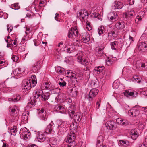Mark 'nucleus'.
Segmentation results:
<instances>
[{"label":"nucleus","instance_id":"f257e3e1","mask_svg":"<svg viewBox=\"0 0 147 147\" xmlns=\"http://www.w3.org/2000/svg\"><path fill=\"white\" fill-rule=\"evenodd\" d=\"M37 83L36 77L34 75H32L29 78L23 81L22 86L23 91L26 92L30 89L32 85L34 87Z\"/></svg>","mask_w":147,"mask_h":147},{"label":"nucleus","instance_id":"f03ea898","mask_svg":"<svg viewBox=\"0 0 147 147\" xmlns=\"http://www.w3.org/2000/svg\"><path fill=\"white\" fill-rule=\"evenodd\" d=\"M57 123L58 124V129L59 131L63 133L67 130L68 124L67 121H62L59 120L57 121Z\"/></svg>","mask_w":147,"mask_h":147},{"label":"nucleus","instance_id":"7ed1b4c3","mask_svg":"<svg viewBox=\"0 0 147 147\" xmlns=\"http://www.w3.org/2000/svg\"><path fill=\"white\" fill-rule=\"evenodd\" d=\"M77 17L80 20L85 21L88 18V13L86 10H81L77 13Z\"/></svg>","mask_w":147,"mask_h":147},{"label":"nucleus","instance_id":"20e7f679","mask_svg":"<svg viewBox=\"0 0 147 147\" xmlns=\"http://www.w3.org/2000/svg\"><path fill=\"white\" fill-rule=\"evenodd\" d=\"M79 34L78 30L76 27L71 28L69 30L68 33V37L70 38H72L74 36H78Z\"/></svg>","mask_w":147,"mask_h":147},{"label":"nucleus","instance_id":"39448f33","mask_svg":"<svg viewBox=\"0 0 147 147\" xmlns=\"http://www.w3.org/2000/svg\"><path fill=\"white\" fill-rule=\"evenodd\" d=\"M107 18L109 21L114 22L118 19V16L117 12L112 11L108 14Z\"/></svg>","mask_w":147,"mask_h":147},{"label":"nucleus","instance_id":"423d86ee","mask_svg":"<svg viewBox=\"0 0 147 147\" xmlns=\"http://www.w3.org/2000/svg\"><path fill=\"white\" fill-rule=\"evenodd\" d=\"M20 137L22 139L25 140L29 139L30 138V132L26 128L21 130L20 131Z\"/></svg>","mask_w":147,"mask_h":147},{"label":"nucleus","instance_id":"0eeeda50","mask_svg":"<svg viewBox=\"0 0 147 147\" xmlns=\"http://www.w3.org/2000/svg\"><path fill=\"white\" fill-rule=\"evenodd\" d=\"M37 113L38 117L41 120L45 121L47 119V117L46 111L43 109H39L37 111Z\"/></svg>","mask_w":147,"mask_h":147},{"label":"nucleus","instance_id":"6e6552de","mask_svg":"<svg viewBox=\"0 0 147 147\" xmlns=\"http://www.w3.org/2000/svg\"><path fill=\"white\" fill-rule=\"evenodd\" d=\"M98 92V90L96 88L91 89L89 93V100H92V98L95 97Z\"/></svg>","mask_w":147,"mask_h":147},{"label":"nucleus","instance_id":"1a4fd4ad","mask_svg":"<svg viewBox=\"0 0 147 147\" xmlns=\"http://www.w3.org/2000/svg\"><path fill=\"white\" fill-rule=\"evenodd\" d=\"M11 111L14 117L13 121H18L19 116L18 115V109L16 106H14L11 108Z\"/></svg>","mask_w":147,"mask_h":147},{"label":"nucleus","instance_id":"9d476101","mask_svg":"<svg viewBox=\"0 0 147 147\" xmlns=\"http://www.w3.org/2000/svg\"><path fill=\"white\" fill-rule=\"evenodd\" d=\"M77 60L78 62L82 65H84L85 66H87L90 65L86 60L82 58L81 55L78 56Z\"/></svg>","mask_w":147,"mask_h":147},{"label":"nucleus","instance_id":"9b49d317","mask_svg":"<svg viewBox=\"0 0 147 147\" xmlns=\"http://www.w3.org/2000/svg\"><path fill=\"white\" fill-rule=\"evenodd\" d=\"M128 113L129 115L134 117L138 115L140 113V112L138 109L134 107L129 110L128 111Z\"/></svg>","mask_w":147,"mask_h":147},{"label":"nucleus","instance_id":"f8f14e48","mask_svg":"<svg viewBox=\"0 0 147 147\" xmlns=\"http://www.w3.org/2000/svg\"><path fill=\"white\" fill-rule=\"evenodd\" d=\"M124 95L127 97L131 96L135 98L137 96V93L131 90H127L124 93Z\"/></svg>","mask_w":147,"mask_h":147},{"label":"nucleus","instance_id":"ddd939ff","mask_svg":"<svg viewBox=\"0 0 147 147\" xmlns=\"http://www.w3.org/2000/svg\"><path fill=\"white\" fill-rule=\"evenodd\" d=\"M36 137L38 140L40 142H44L46 139L45 134L40 132H38L36 133Z\"/></svg>","mask_w":147,"mask_h":147},{"label":"nucleus","instance_id":"4468645a","mask_svg":"<svg viewBox=\"0 0 147 147\" xmlns=\"http://www.w3.org/2000/svg\"><path fill=\"white\" fill-rule=\"evenodd\" d=\"M72 43L69 40L66 41L63 47L64 51L67 52H70V49L72 47Z\"/></svg>","mask_w":147,"mask_h":147},{"label":"nucleus","instance_id":"2eb2a0df","mask_svg":"<svg viewBox=\"0 0 147 147\" xmlns=\"http://www.w3.org/2000/svg\"><path fill=\"white\" fill-rule=\"evenodd\" d=\"M81 39L83 43H86L90 40V35L86 32L83 33L81 36Z\"/></svg>","mask_w":147,"mask_h":147},{"label":"nucleus","instance_id":"dca6fc26","mask_svg":"<svg viewBox=\"0 0 147 147\" xmlns=\"http://www.w3.org/2000/svg\"><path fill=\"white\" fill-rule=\"evenodd\" d=\"M115 123L113 121H108L105 124L106 127L108 129L113 130L115 129Z\"/></svg>","mask_w":147,"mask_h":147},{"label":"nucleus","instance_id":"f3484780","mask_svg":"<svg viewBox=\"0 0 147 147\" xmlns=\"http://www.w3.org/2000/svg\"><path fill=\"white\" fill-rule=\"evenodd\" d=\"M112 8L113 9H121L123 6V5L122 2L119 1H115L113 4Z\"/></svg>","mask_w":147,"mask_h":147},{"label":"nucleus","instance_id":"a211bd4d","mask_svg":"<svg viewBox=\"0 0 147 147\" xmlns=\"http://www.w3.org/2000/svg\"><path fill=\"white\" fill-rule=\"evenodd\" d=\"M136 67L139 70L142 71L143 68H147V65L144 63H142L139 61H138L136 63Z\"/></svg>","mask_w":147,"mask_h":147},{"label":"nucleus","instance_id":"6ab92c4d","mask_svg":"<svg viewBox=\"0 0 147 147\" xmlns=\"http://www.w3.org/2000/svg\"><path fill=\"white\" fill-rule=\"evenodd\" d=\"M21 97L20 95L16 94L14 96L13 98H6L5 100L9 102H16L19 101Z\"/></svg>","mask_w":147,"mask_h":147},{"label":"nucleus","instance_id":"aec40b11","mask_svg":"<svg viewBox=\"0 0 147 147\" xmlns=\"http://www.w3.org/2000/svg\"><path fill=\"white\" fill-rule=\"evenodd\" d=\"M69 76H70V78H72L73 79H78V80H79L81 79L80 78L82 76V73L80 72L79 75L77 74H76L75 73H74L71 70L69 74Z\"/></svg>","mask_w":147,"mask_h":147},{"label":"nucleus","instance_id":"412c9836","mask_svg":"<svg viewBox=\"0 0 147 147\" xmlns=\"http://www.w3.org/2000/svg\"><path fill=\"white\" fill-rule=\"evenodd\" d=\"M40 67V62L38 61L34 64L32 67V70L34 72H36Z\"/></svg>","mask_w":147,"mask_h":147},{"label":"nucleus","instance_id":"4be33fe9","mask_svg":"<svg viewBox=\"0 0 147 147\" xmlns=\"http://www.w3.org/2000/svg\"><path fill=\"white\" fill-rule=\"evenodd\" d=\"M75 138V134L73 132H70L69 136L67 138V142L74 141Z\"/></svg>","mask_w":147,"mask_h":147},{"label":"nucleus","instance_id":"5701e85b","mask_svg":"<svg viewBox=\"0 0 147 147\" xmlns=\"http://www.w3.org/2000/svg\"><path fill=\"white\" fill-rule=\"evenodd\" d=\"M42 91L40 89L37 90L34 93V96L35 99H38L40 98L42 94Z\"/></svg>","mask_w":147,"mask_h":147},{"label":"nucleus","instance_id":"b1692460","mask_svg":"<svg viewBox=\"0 0 147 147\" xmlns=\"http://www.w3.org/2000/svg\"><path fill=\"white\" fill-rule=\"evenodd\" d=\"M116 32V30L113 28L108 32L109 36L112 37L113 39H115L117 36V34Z\"/></svg>","mask_w":147,"mask_h":147},{"label":"nucleus","instance_id":"393cba45","mask_svg":"<svg viewBox=\"0 0 147 147\" xmlns=\"http://www.w3.org/2000/svg\"><path fill=\"white\" fill-rule=\"evenodd\" d=\"M130 134L132 139L133 140H136L138 136L137 130L136 129L131 130L130 132Z\"/></svg>","mask_w":147,"mask_h":147},{"label":"nucleus","instance_id":"a878e982","mask_svg":"<svg viewBox=\"0 0 147 147\" xmlns=\"http://www.w3.org/2000/svg\"><path fill=\"white\" fill-rule=\"evenodd\" d=\"M117 123L121 125H126L128 124V121L121 118H118L116 120Z\"/></svg>","mask_w":147,"mask_h":147},{"label":"nucleus","instance_id":"bb28decb","mask_svg":"<svg viewBox=\"0 0 147 147\" xmlns=\"http://www.w3.org/2000/svg\"><path fill=\"white\" fill-rule=\"evenodd\" d=\"M58 142L57 139L56 138L52 137L50 139L49 144L51 147H54L57 144Z\"/></svg>","mask_w":147,"mask_h":147},{"label":"nucleus","instance_id":"cd10ccee","mask_svg":"<svg viewBox=\"0 0 147 147\" xmlns=\"http://www.w3.org/2000/svg\"><path fill=\"white\" fill-rule=\"evenodd\" d=\"M136 13L134 10L128 11L125 13V17L126 18H132L135 15Z\"/></svg>","mask_w":147,"mask_h":147},{"label":"nucleus","instance_id":"c85d7f7f","mask_svg":"<svg viewBox=\"0 0 147 147\" xmlns=\"http://www.w3.org/2000/svg\"><path fill=\"white\" fill-rule=\"evenodd\" d=\"M138 48L140 50L144 51L147 50V45L144 42H142L139 44Z\"/></svg>","mask_w":147,"mask_h":147},{"label":"nucleus","instance_id":"c756f323","mask_svg":"<svg viewBox=\"0 0 147 147\" xmlns=\"http://www.w3.org/2000/svg\"><path fill=\"white\" fill-rule=\"evenodd\" d=\"M53 124V122L51 121L50 123L47 126L45 131L47 134H51L52 133L53 130L52 128V124Z\"/></svg>","mask_w":147,"mask_h":147},{"label":"nucleus","instance_id":"7c9ffc66","mask_svg":"<svg viewBox=\"0 0 147 147\" xmlns=\"http://www.w3.org/2000/svg\"><path fill=\"white\" fill-rule=\"evenodd\" d=\"M75 107L74 106L71 105L68 108V112L71 117H73L74 113Z\"/></svg>","mask_w":147,"mask_h":147},{"label":"nucleus","instance_id":"2f4dec72","mask_svg":"<svg viewBox=\"0 0 147 147\" xmlns=\"http://www.w3.org/2000/svg\"><path fill=\"white\" fill-rule=\"evenodd\" d=\"M116 27L118 29H122L125 27V24L123 22H120L116 24Z\"/></svg>","mask_w":147,"mask_h":147},{"label":"nucleus","instance_id":"473e14b6","mask_svg":"<svg viewBox=\"0 0 147 147\" xmlns=\"http://www.w3.org/2000/svg\"><path fill=\"white\" fill-rule=\"evenodd\" d=\"M30 29L29 28H28L27 27H26V32H25L26 35L24 36V37L22 38V41H27L29 40V37L28 35V32H30Z\"/></svg>","mask_w":147,"mask_h":147},{"label":"nucleus","instance_id":"72a5a7b5","mask_svg":"<svg viewBox=\"0 0 147 147\" xmlns=\"http://www.w3.org/2000/svg\"><path fill=\"white\" fill-rule=\"evenodd\" d=\"M42 86L43 89L46 90L51 89L53 88V86L49 82H45V84H43Z\"/></svg>","mask_w":147,"mask_h":147},{"label":"nucleus","instance_id":"f704fd0d","mask_svg":"<svg viewBox=\"0 0 147 147\" xmlns=\"http://www.w3.org/2000/svg\"><path fill=\"white\" fill-rule=\"evenodd\" d=\"M71 117L73 118L74 120H75L76 122L79 121L81 120L80 114L79 113H76L74 115L73 117Z\"/></svg>","mask_w":147,"mask_h":147},{"label":"nucleus","instance_id":"c9c22d12","mask_svg":"<svg viewBox=\"0 0 147 147\" xmlns=\"http://www.w3.org/2000/svg\"><path fill=\"white\" fill-rule=\"evenodd\" d=\"M134 81L140 84L143 83V80L140 76H135L134 77Z\"/></svg>","mask_w":147,"mask_h":147},{"label":"nucleus","instance_id":"e433bc0d","mask_svg":"<svg viewBox=\"0 0 147 147\" xmlns=\"http://www.w3.org/2000/svg\"><path fill=\"white\" fill-rule=\"evenodd\" d=\"M8 132H9L11 135H15L17 132V129L16 126H14L11 127L9 129H8Z\"/></svg>","mask_w":147,"mask_h":147},{"label":"nucleus","instance_id":"4c0bfd02","mask_svg":"<svg viewBox=\"0 0 147 147\" xmlns=\"http://www.w3.org/2000/svg\"><path fill=\"white\" fill-rule=\"evenodd\" d=\"M29 114V112L27 111L23 113L22 117V119L24 121H27L28 119V116Z\"/></svg>","mask_w":147,"mask_h":147},{"label":"nucleus","instance_id":"58836bf2","mask_svg":"<svg viewBox=\"0 0 147 147\" xmlns=\"http://www.w3.org/2000/svg\"><path fill=\"white\" fill-rule=\"evenodd\" d=\"M55 71L58 74H62L64 72V69L61 67H58L55 68Z\"/></svg>","mask_w":147,"mask_h":147},{"label":"nucleus","instance_id":"ea45409f","mask_svg":"<svg viewBox=\"0 0 147 147\" xmlns=\"http://www.w3.org/2000/svg\"><path fill=\"white\" fill-rule=\"evenodd\" d=\"M49 96V94L48 92L45 93H42L40 98H41L42 100L45 101L48 99Z\"/></svg>","mask_w":147,"mask_h":147},{"label":"nucleus","instance_id":"a19ab883","mask_svg":"<svg viewBox=\"0 0 147 147\" xmlns=\"http://www.w3.org/2000/svg\"><path fill=\"white\" fill-rule=\"evenodd\" d=\"M112 49L116 50L118 48V44L116 41H115L110 43Z\"/></svg>","mask_w":147,"mask_h":147},{"label":"nucleus","instance_id":"79ce46f5","mask_svg":"<svg viewBox=\"0 0 147 147\" xmlns=\"http://www.w3.org/2000/svg\"><path fill=\"white\" fill-rule=\"evenodd\" d=\"M91 15L92 16H94V17L97 18V19L100 20H102V16L99 14V13H96L95 12H93Z\"/></svg>","mask_w":147,"mask_h":147},{"label":"nucleus","instance_id":"37998d69","mask_svg":"<svg viewBox=\"0 0 147 147\" xmlns=\"http://www.w3.org/2000/svg\"><path fill=\"white\" fill-rule=\"evenodd\" d=\"M144 13V12L143 11H140V12L138 15V16L136 18L135 21L136 22H138V21H140L141 20L142 18L141 16H139L141 15V14H143Z\"/></svg>","mask_w":147,"mask_h":147},{"label":"nucleus","instance_id":"c03bdc74","mask_svg":"<svg viewBox=\"0 0 147 147\" xmlns=\"http://www.w3.org/2000/svg\"><path fill=\"white\" fill-rule=\"evenodd\" d=\"M11 7L12 9L15 10H18L20 8L18 3H16L12 5L11 6Z\"/></svg>","mask_w":147,"mask_h":147},{"label":"nucleus","instance_id":"a18cd8bd","mask_svg":"<svg viewBox=\"0 0 147 147\" xmlns=\"http://www.w3.org/2000/svg\"><path fill=\"white\" fill-rule=\"evenodd\" d=\"M119 142L121 144L124 146L125 147L127 146L129 144V142L128 141H124L123 140H119Z\"/></svg>","mask_w":147,"mask_h":147},{"label":"nucleus","instance_id":"49530a36","mask_svg":"<svg viewBox=\"0 0 147 147\" xmlns=\"http://www.w3.org/2000/svg\"><path fill=\"white\" fill-rule=\"evenodd\" d=\"M98 33L100 35L103 33L104 30V26H101L100 27L98 28Z\"/></svg>","mask_w":147,"mask_h":147},{"label":"nucleus","instance_id":"de8ad7c7","mask_svg":"<svg viewBox=\"0 0 147 147\" xmlns=\"http://www.w3.org/2000/svg\"><path fill=\"white\" fill-rule=\"evenodd\" d=\"M59 113L61 114H66L67 113L66 109L61 106V108L59 110Z\"/></svg>","mask_w":147,"mask_h":147},{"label":"nucleus","instance_id":"09e8293b","mask_svg":"<svg viewBox=\"0 0 147 147\" xmlns=\"http://www.w3.org/2000/svg\"><path fill=\"white\" fill-rule=\"evenodd\" d=\"M117 82V81H115L113 83V87L114 89H117L119 87V84Z\"/></svg>","mask_w":147,"mask_h":147},{"label":"nucleus","instance_id":"8fccbe9b","mask_svg":"<svg viewBox=\"0 0 147 147\" xmlns=\"http://www.w3.org/2000/svg\"><path fill=\"white\" fill-rule=\"evenodd\" d=\"M70 127L71 129L76 131L77 128V124L76 123H73L71 125Z\"/></svg>","mask_w":147,"mask_h":147},{"label":"nucleus","instance_id":"3c124183","mask_svg":"<svg viewBox=\"0 0 147 147\" xmlns=\"http://www.w3.org/2000/svg\"><path fill=\"white\" fill-rule=\"evenodd\" d=\"M90 24V23L88 22H87L86 24V30L88 31H90L92 29V27Z\"/></svg>","mask_w":147,"mask_h":147},{"label":"nucleus","instance_id":"603ef678","mask_svg":"<svg viewBox=\"0 0 147 147\" xmlns=\"http://www.w3.org/2000/svg\"><path fill=\"white\" fill-rule=\"evenodd\" d=\"M104 68V67L103 66H102L101 67L98 66L96 68L95 70L96 71L98 72H102Z\"/></svg>","mask_w":147,"mask_h":147},{"label":"nucleus","instance_id":"864d4df0","mask_svg":"<svg viewBox=\"0 0 147 147\" xmlns=\"http://www.w3.org/2000/svg\"><path fill=\"white\" fill-rule=\"evenodd\" d=\"M61 105H56L54 108V109L55 111H57L59 112V110H60V108H61Z\"/></svg>","mask_w":147,"mask_h":147},{"label":"nucleus","instance_id":"5fc2aeb1","mask_svg":"<svg viewBox=\"0 0 147 147\" xmlns=\"http://www.w3.org/2000/svg\"><path fill=\"white\" fill-rule=\"evenodd\" d=\"M36 100H35L34 101V102H29L28 103L27 107H28V106L30 108L32 107H33L35 105V103L36 102Z\"/></svg>","mask_w":147,"mask_h":147},{"label":"nucleus","instance_id":"6e6d98bb","mask_svg":"<svg viewBox=\"0 0 147 147\" xmlns=\"http://www.w3.org/2000/svg\"><path fill=\"white\" fill-rule=\"evenodd\" d=\"M138 108L145 112H147V106L145 107L139 106Z\"/></svg>","mask_w":147,"mask_h":147},{"label":"nucleus","instance_id":"4d7b16f0","mask_svg":"<svg viewBox=\"0 0 147 147\" xmlns=\"http://www.w3.org/2000/svg\"><path fill=\"white\" fill-rule=\"evenodd\" d=\"M141 93L144 95L147 96V90L145 88L142 89L140 91Z\"/></svg>","mask_w":147,"mask_h":147},{"label":"nucleus","instance_id":"13d9d810","mask_svg":"<svg viewBox=\"0 0 147 147\" xmlns=\"http://www.w3.org/2000/svg\"><path fill=\"white\" fill-rule=\"evenodd\" d=\"M113 62L110 59H108L106 60V65L108 66H110L112 63Z\"/></svg>","mask_w":147,"mask_h":147},{"label":"nucleus","instance_id":"bf43d9fd","mask_svg":"<svg viewBox=\"0 0 147 147\" xmlns=\"http://www.w3.org/2000/svg\"><path fill=\"white\" fill-rule=\"evenodd\" d=\"M59 85L61 87H63L66 86V83L64 81L62 82H59Z\"/></svg>","mask_w":147,"mask_h":147},{"label":"nucleus","instance_id":"052dcab7","mask_svg":"<svg viewBox=\"0 0 147 147\" xmlns=\"http://www.w3.org/2000/svg\"><path fill=\"white\" fill-rule=\"evenodd\" d=\"M46 1L41 0L39 3V6L40 7H42L45 5Z\"/></svg>","mask_w":147,"mask_h":147},{"label":"nucleus","instance_id":"680f3d73","mask_svg":"<svg viewBox=\"0 0 147 147\" xmlns=\"http://www.w3.org/2000/svg\"><path fill=\"white\" fill-rule=\"evenodd\" d=\"M18 69L19 71V72L20 74L24 72L25 70V68L24 67H21L20 68H18Z\"/></svg>","mask_w":147,"mask_h":147},{"label":"nucleus","instance_id":"e2e57ef3","mask_svg":"<svg viewBox=\"0 0 147 147\" xmlns=\"http://www.w3.org/2000/svg\"><path fill=\"white\" fill-rule=\"evenodd\" d=\"M13 29L12 27L10 25H7V30L9 32H11Z\"/></svg>","mask_w":147,"mask_h":147},{"label":"nucleus","instance_id":"0e129e2a","mask_svg":"<svg viewBox=\"0 0 147 147\" xmlns=\"http://www.w3.org/2000/svg\"><path fill=\"white\" fill-rule=\"evenodd\" d=\"M11 59L13 61L16 62L18 60V58L17 56L13 55L11 58Z\"/></svg>","mask_w":147,"mask_h":147},{"label":"nucleus","instance_id":"69168bd1","mask_svg":"<svg viewBox=\"0 0 147 147\" xmlns=\"http://www.w3.org/2000/svg\"><path fill=\"white\" fill-rule=\"evenodd\" d=\"M13 74L14 75L16 76L18 74H20L19 71L18 69H15L13 71Z\"/></svg>","mask_w":147,"mask_h":147},{"label":"nucleus","instance_id":"338daca9","mask_svg":"<svg viewBox=\"0 0 147 147\" xmlns=\"http://www.w3.org/2000/svg\"><path fill=\"white\" fill-rule=\"evenodd\" d=\"M134 0H128L127 2L130 5H132L134 4Z\"/></svg>","mask_w":147,"mask_h":147},{"label":"nucleus","instance_id":"774afa93","mask_svg":"<svg viewBox=\"0 0 147 147\" xmlns=\"http://www.w3.org/2000/svg\"><path fill=\"white\" fill-rule=\"evenodd\" d=\"M71 70H68L65 71V74L66 76L68 77H70V76H69V74L70 73Z\"/></svg>","mask_w":147,"mask_h":147}]
</instances>
